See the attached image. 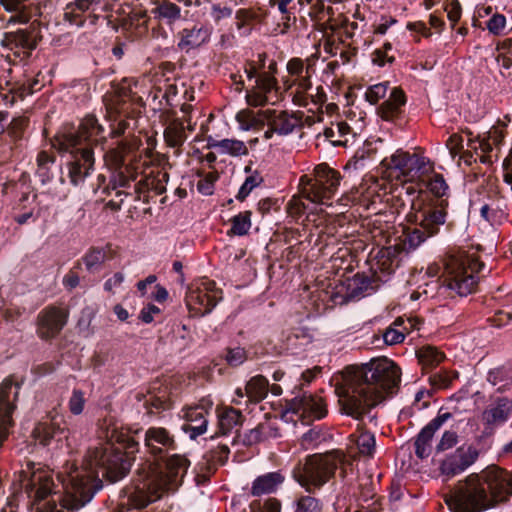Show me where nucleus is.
I'll return each instance as SVG.
<instances>
[{
    "instance_id": "nucleus-21",
    "label": "nucleus",
    "mask_w": 512,
    "mask_h": 512,
    "mask_svg": "<svg viewBox=\"0 0 512 512\" xmlns=\"http://www.w3.org/2000/svg\"><path fill=\"white\" fill-rule=\"evenodd\" d=\"M107 0H73L65 8V18L75 24L82 25L81 19L84 13L95 14L97 11H105Z\"/></svg>"
},
{
    "instance_id": "nucleus-11",
    "label": "nucleus",
    "mask_w": 512,
    "mask_h": 512,
    "mask_svg": "<svg viewBox=\"0 0 512 512\" xmlns=\"http://www.w3.org/2000/svg\"><path fill=\"white\" fill-rule=\"evenodd\" d=\"M382 165L390 170V174L398 179H403L402 191L409 197L411 208H414L416 196H414L416 177V158L402 150L396 151L391 157L382 160Z\"/></svg>"
},
{
    "instance_id": "nucleus-48",
    "label": "nucleus",
    "mask_w": 512,
    "mask_h": 512,
    "mask_svg": "<svg viewBox=\"0 0 512 512\" xmlns=\"http://www.w3.org/2000/svg\"><path fill=\"white\" fill-rule=\"evenodd\" d=\"M263 182V177L260 172L255 171L251 175H248L240 186L238 193L236 195V199L238 201H244L249 194L258 186H260Z\"/></svg>"
},
{
    "instance_id": "nucleus-26",
    "label": "nucleus",
    "mask_w": 512,
    "mask_h": 512,
    "mask_svg": "<svg viewBox=\"0 0 512 512\" xmlns=\"http://www.w3.org/2000/svg\"><path fill=\"white\" fill-rule=\"evenodd\" d=\"M415 235L416 230L405 233L403 236L398 238V241L394 246H390L386 249L384 253L387 254V257L393 258L391 264L396 261V265L398 266L414 252L416 249Z\"/></svg>"
},
{
    "instance_id": "nucleus-45",
    "label": "nucleus",
    "mask_w": 512,
    "mask_h": 512,
    "mask_svg": "<svg viewBox=\"0 0 512 512\" xmlns=\"http://www.w3.org/2000/svg\"><path fill=\"white\" fill-rule=\"evenodd\" d=\"M242 413L234 408L226 409L219 418L220 429L227 434L231 429L241 424Z\"/></svg>"
},
{
    "instance_id": "nucleus-6",
    "label": "nucleus",
    "mask_w": 512,
    "mask_h": 512,
    "mask_svg": "<svg viewBox=\"0 0 512 512\" xmlns=\"http://www.w3.org/2000/svg\"><path fill=\"white\" fill-rule=\"evenodd\" d=\"M450 187L444 175L436 171L435 162L418 146V202L449 201Z\"/></svg>"
},
{
    "instance_id": "nucleus-37",
    "label": "nucleus",
    "mask_w": 512,
    "mask_h": 512,
    "mask_svg": "<svg viewBox=\"0 0 512 512\" xmlns=\"http://www.w3.org/2000/svg\"><path fill=\"white\" fill-rule=\"evenodd\" d=\"M55 156L50 155L46 151H41L37 155V170L36 176L39 178L42 185H46L51 182L54 177L52 167L55 163Z\"/></svg>"
},
{
    "instance_id": "nucleus-39",
    "label": "nucleus",
    "mask_w": 512,
    "mask_h": 512,
    "mask_svg": "<svg viewBox=\"0 0 512 512\" xmlns=\"http://www.w3.org/2000/svg\"><path fill=\"white\" fill-rule=\"evenodd\" d=\"M272 436H278L277 429H273L266 424H259L244 434L243 444L245 446H253Z\"/></svg>"
},
{
    "instance_id": "nucleus-55",
    "label": "nucleus",
    "mask_w": 512,
    "mask_h": 512,
    "mask_svg": "<svg viewBox=\"0 0 512 512\" xmlns=\"http://www.w3.org/2000/svg\"><path fill=\"white\" fill-rule=\"evenodd\" d=\"M224 359L229 366L238 367L247 360V352L243 347L227 348Z\"/></svg>"
},
{
    "instance_id": "nucleus-53",
    "label": "nucleus",
    "mask_w": 512,
    "mask_h": 512,
    "mask_svg": "<svg viewBox=\"0 0 512 512\" xmlns=\"http://www.w3.org/2000/svg\"><path fill=\"white\" fill-rule=\"evenodd\" d=\"M321 509V503L317 498L310 495H302L296 501L294 512H321Z\"/></svg>"
},
{
    "instance_id": "nucleus-12",
    "label": "nucleus",
    "mask_w": 512,
    "mask_h": 512,
    "mask_svg": "<svg viewBox=\"0 0 512 512\" xmlns=\"http://www.w3.org/2000/svg\"><path fill=\"white\" fill-rule=\"evenodd\" d=\"M221 299V290L211 281L190 288L185 297L186 305L194 317H203L211 313Z\"/></svg>"
},
{
    "instance_id": "nucleus-32",
    "label": "nucleus",
    "mask_w": 512,
    "mask_h": 512,
    "mask_svg": "<svg viewBox=\"0 0 512 512\" xmlns=\"http://www.w3.org/2000/svg\"><path fill=\"white\" fill-rule=\"evenodd\" d=\"M418 366H421L422 374H428L435 369L444 359V354L430 345H418Z\"/></svg>"
},
{
    "instance_id": "nucleus-25",
    "label": "nucleus",
    "mask_w": 512,
    "mask_h": 512,
    "mask_svg": "<svg viewBox=\"0 0 512 512\" xmlns=\"http://www.w3.org/2000/svg\"><path fill=\"white\" fill-rule=\"evenodd\" d=\"M260 114L267 121L268 126L274 127L276 134L281 136L291 134L298 125V119L286 111L278 113L276 110L267 109Z\"/></svg>"
},
{
    "instance_id": "nucleus-19",
    "label": "nucleus",
    "mask_w": 512,
    "mask_h": 512,
    "mask_svg": "<svg viewBox=\"0 0 512 512\" xmlns=\"http://www.w3.org/2000/svg\"><path fill=\"white\" fill-rule=\"evenodd\" d=\"M512 412V402L507 397H495L482 413L484 424L491 429L505 424Z\"/></svg>"
},
{
    "instance_id": "nucleus-63",
    "label": "nucleus",
    "mask_w": 512,
    "mask_h": 512,
    "mask_svg": "<svg viewBox=\"0 0 512 512\" xmlns=\"http://www.w3.org/2000/svg\"><path fill=\"white\" fill-rule=\"evenodd\" d=\"M506 26V17L500 13L492 14L491 18L486 22L487 30L495 35H500Z\"/></svg>"
},
{
    "instance_id": "nucleus-16",
    "label": "nucleus",
    "mask_w": 512,
    "mask_h": 512,
    "mask_svg": "<svg viewBox=\"0 0 512 512\" xmlns=\"http://www.w3.org/2000/svg\"><path fill=\"white\" fill-rule=\"evenodd\" d=\"M68 312L57 307H47L38 314L37 333L42 339L57 336L67 323Z\"/></svg>"
},
{
    "instance_id": "nucleus-54",
    "label": "nucleus",
    "mask_w": 512,
    "mask_h": 512,
    "mask_svg": "<svg viewBox=\"0 0 512 512\" xmlns=\"http://www.w3.org/2000/svg\"><path fill=\"white\" fill-rule=\"evenodd\" d=\"M255 87L261 89V91L271 93L274 90H278V81L276 77L269 72H259L255 80Z\"/></svg>"
},
{
    "instance_id": "nucleus-62",
    "label": "nucleus",
    "mask_w": 512,
    "mask_h": 512,
    "mask_svg": "<svg viewBox=\"0 0 512 512\" xmlns=\"http://www.w3.org/2000/svg\"><path fill=\"white\" fill-rule=\"evenodd\" d=\"M251 512H280L281 505L276 499L269 498L263 503L261 501H253L250 504Z\"/></svg>"
},
{
    "instance_id": "nucleus-43",
    "label": "nucleus",
    "mask_w": 512,
    "mask_h": 512,
    "mask_svg": "<svg viewBox=\"0 0 512 512\" xmlns=\"http://www.w3.org/2000/svg\"><path fill=\"white\" fill-rule=\"evenodd\" d=\"M219 153L227 154L233 157H240L248 155L249 150L243 141L226 138L221 140Z\"/></svg>"
},
{
    "instance_id": "nucleus-61",
    "label": "nucleus",
    "mask_w": 512,
    "mask_h": 512,
    "mask_svg": "<svg viewBox=\"0 0 512 512\" xmlns=\"http://www.w3.org/2000/svg\"><path fill=\"white\" fill-rule=\"evenodd\" d=\"M29 120L24 116H18L12 119L7 127L8 134L14 139H20L24 130L28 126Z\"/></svg>"
},
{
    "instance_id": "nucleus-47",
    "label": "nucleus",
    "mask_w": 512,
    "mask_h": 512,
    "mask_svg": "<svg viewBox=\"0 0 512 512\" xmlns=\"http://www.w3.org/2000/svg\"><path fill=\"white\" fill-rule=\"evenodd\" d=\"M309 66L306 68V73L300 77L297 76L294 80V84L297 85L298 91L294 95V102L300 106H306L307 102L304 100V93L312 88Z\"/></svg>"
},
{
    "instance_id": "nucleus-30",
    "label": "nucleus",
    "mask_w": 512,
    "mask_h": 512,
    "mask_svg": "<svg viewBox=\"0 0 512 512\" xmlns=\"http://www.w3.org/2000/svg\"><path fill=\"white\" fill-rule=\"evenodd\" d=\"M284 479L280 472H269L260 475L252 482L251 494L253 496H261L274 493L284 482Z\"/></svg>"
},
{
    "instance_id": "nucleus-40",
    "label": "nucleus",
    "mask_w": 512,
    "mask_h": 512,
    "mask_svg": "<svg viewBox=\"0 0 512 512\" xmlns=\"http://www.w3.org/2000/svg\"><path fill=\"white\" fill-rule=\"evenodd\" d=\"M488 198L492 200V203H482L479 208L480 216L487 222H494L499 213L501 212V208L499 205L501 196L497 189H491L488 193Z\"/></svg>"
},
{
    "instance_id": "nucleus-28",
    "label": "nucleus",
    "mask_w": 512,
    "mask_h": 512,
    "mask_svg": "<svg viewBox=\"0 0 512 512\" xmlns=\"http://www.w3.org/2000/svg\"><path fill=\"white\" fill-rule=\"evenodd\" d=\"M452 417L449 412L438 414L418 433V458L428 455L426 444L433 438L435 432Z\"/></svg>"
},
{
    "instance_id": "nucleus-18",
    "label": "nucleus",
    "mask_w": 512,
    "mask_h": 512,
    "mask_svg": "<svg viewBox=\"0 0 512 512\" xmlns=\"http://www.w3.org/2000/svg\"><path fill=\"white\" fill-rule=\"evenodd\" d=\"M304 3L302 0H269L268 7L278 17L279 25H281L282 33L287 32L295 25L296 14L302 9Z\"/></svg>"
},
{
    "instance_id": "nucleus-22",
    "label": "nucleus",
    "mask_w": 512,
    "mask_h": 512,
    "mask_svg": "<svg viewBox=\"0 0 512 512\" xmlns=\"http://www.w3.org/2000/svg\"><path fill=\"white\" fill-rule=\"evenodd\" d=\"M151 16L159 24H165L172 27L177 21L187 19L188 10H182V7L170 0H162L156 3L150 11Z\"/></svg>"
},
{
    "instance_id": "nucleus-33",
    "label": "nucleus",
    "mask_w": 512,
    "mask_h": 512,
    "mask_svg": "<svg viewBox=\"0 0 512 512\" xmlns=\"http://www.w3.org/2000/svg\"><path fill=\"white\" fill-rule=\"evenodd\" d=\"M230 449L228 443L219 442L209 446L203 458L208 465L209 470H216L217 467L224 465L229 457Z\"/></svg>"
},
{
    "instance_id": "nucleus-41",
    "label": "nucleus",
    "mask_w": 512,
    "mask_h": 512,
    "mask_svg": "<svg viewBox=\"0 0 512 512\" xmlns=\"http://www.w3.org/2000/svg\"><path fill=\"white\" fill-rule=\"evenodd\" d=\"M111 171L112 174L110 176L109 186L113 190L118 188H129L131 186V182L136 179V173L133 171L131 166Z\"/></svg>"
},
{
    "instance_id": "nucleus-64",
    "label": "nucleus",
    "mask_w": 512,
    "mask_h": 512,
    "mask_svg": "<svg viewBox=\"0 0 512 512\" xmlns=\"http://www.w3.org/2000/svg\"><path fill=\"white\" fill-rule=\"evenodd\" d=\"M458 442V435L455 431L447 430L443 433L439 443L436 446L438 452H442L454 447Z\"/></svg>"
},
{
    "instance_id": "nucleus-13",
    "label": "nucleus",
    "mask_w": 512,
    "mask_h": 512,
    "mask_svg": "<svg viewBox=\"0 0 512 512\" xmlns=\"http://www.w3.org/2000/svg\"><path fill=\"white\" fill-rule=\"evenodd\" d=\"M3 48L8 49L19 60L30 57L32 51L37 47L36 36L28 29H18L6 32L1 41Z\"/></svg>"
},
{
    "instance_id": "nucleus-17",
    "label": "nucleus",
    "mask_w": 512,
    "mask_h": 512,
    "mask_svg": "<svg viewBox=\"0 0 512 512\" xmlns=\"http://www.w3.org/2000/svg\"><path fill=\"white\" fill-rule=\"evenodd\" d=\"M478 455L477 449L473 446L459 447L442 461L440 470L443 475L454 477L471 466L477 460Z\"/></svg>"
},
{
    "instance_id": "nucleus-23",
    "label": "nucleus",
    "mask_w": 512,
    "mask_h": 512,
    "mask_svg": "<svg viewBox=\"0 0 512 512\" xmlns=\"http://www.w3.org/2000/svg\"><path fill=\"white\" fill-rule=\"evenodd\" d=\"M206 414L207 411L201 406L189 407L184 411L183 418L186 422L182 425V430L189 435L190 439L194 440L206 432L208 424Z\"/></svg>"
},
{
    "instance_id": "nucleus-57",
    "label": "nucleus",
    "mask_w": 512,
    "mask_h": 512,
    "mask_svg": "<svg viewBox=\"0 0 512 512\" xmlns=\"http://www.w3.org/2000/svg\"><path fill=\"white\" fill-rule=\"evenodd\" d=\"M268 94L254 86L253 89L246 92L245 99L249 106L261 107L269 103Z\"/></svg>"
},
{
    "instance_id": "nucleus-35",
    "label": "nucleus",
    "mask_w": 512,
    "mask_h": 512,
    "mask_svg": "<svg viewBox=\"0 0 512 512\" xmlns=\"http://www.w3.org/2000/svg\"><path fill=\"white\" fill-rule=\"evenodd\" d=\"M163 135L166 144L178 151L187 139L184 123L180 120L170 122L165 128Z\"/></svg>"
},
{
    "instance_id": "nucleus-44",
    "label": "nucleus",
    "mask_w": 512,
    "mask_h": 512,
    "mask_svg": "<svg viewBox=\"0 0 512 512\" xmlns=\"http://www.w3.org/2000/svg\"><path fill=\"white\" fill-rule=\"evenodd\" d=\"M404 324V320L401 318L396 319L382 334V338L385 344L395 345L401 343L405 339L403 329L399 327Z\"/></svg>"
},
{
    "instance_id": "nucleus-59",
    "label": "nucleus",
    "mask_w": 512,
    "mask_h": 512,
    "mask_svg": "<svg viewBox=\"0 0 512 512\" xmlns=\"http://www.w3.org/2000/svg\"><path fill=\"white\" fill-rule=\"evenodd\" d=\"M388 91V82L378 83L370 86L366 93L365 99L370 104H376L380 99L384 98Z\"/></svg>"
},
{
    "instance_id": "nucleus-52",
    "label": "nucleus",
    "mask_w": 512,
    "mask_h": 512,
    "mask_svg": "<svg viewBox=\"0 0 512 512\" xmlns=\"http://www.w3.org/2000/svg\"><path fill=\"white\" fill-rule=\"evenodd\" d=\"M200 180L197 183V190L205 196H210L214 193L215 182L219 176L216 172L203 173L199 172Z\"/></svg>"
},
{
    "instance_id": "nucleus-7",
    "label": "nucleus",
    "mask_w": 512,
    "mask_h": 512,
    "mask_svg": "<svg viewBox=\"0 0 512 512\" xmlns=\"http://www.w3.org/2000/svg\"><path fill=\"white\" fill-rule=\"evenodd\" d=\"M416 439L412 438L403 444L397 451L396 461L400 464V474L391 483L390 500L403 501L413 499V478L416 476Z\"/></svg>"
},
{
    "instance_id": "nucleus-34",
    "label": "nucleus",
    "mask_w": 512,
    "mask_h": 512,
    "mask_svg": "<svg viewBox=\"0 0 512 512\" xmlns=\"http://www.w3.org/2000/svg\"><path fill=\"white\" fill-rule=\"evenodd\" d=\"M33 434L36 440L43 446H47L51 443L52 439L57 438L60 441L63 437H66L65 429L60 428L55 423H38L33 430Z\"/></svg>"
},
{
    "instance_id": "nucleus-1",
    "label": "nucleus",
    "mask_w": 512,
    "mask_h": 512,
    "mask_svg": "<svg viewBox=\"0 0 512 512\" xmlns=\"http://www.w3.org/2000/svg\"><path fill=\"white\" fill-rule=\"evenodd\" d=\"M109 442L89 450L87 466L74 467L69 472L70 485L64 495H58L60 508L55 500L51 512H76L89 503L94 495L102 488L100 475L110 483L123 479L130 471L135 460L134 453L139 449V443L122 428L113 427L107 436Z\"/></svg>"
},
{
    "instance_id": "nucleus-46",
    "label": "nucleus",
    "mask_w": 512,
    "mask_h": 512,
    "mask_svg": "<svg viewBox=\"0 0 512 512\" xmlns=\"http://www.w3.org/2000/svg\"><path fill=\"white\" fill-rule=\"evenodd\" d=\"M251 215L250 211H245L235 215L231 219L230 232L237 236H244L251 228Z\"/></svg>"
},
{
    "instance_id": "nucleus-5",
    "label": "nucleus",
    "mask_w": 512,
    "mask_h": 512,
    "mask_svg": "<svg viewBox=\"0 0 512 512\" xmlns=\"http://www.w3.org/2000/svg\"><path fill=\"white\" fill-rule=\"evenodd\" d=\"M59 148L70 154L65 167L61 169L59 181L68 177L73 186H80L95 170L93 147L82 146V139L75 133H65L59 139Z\"/></svg>"
},
{
    "instance_id": "nucleus-2",
    "label": "nucleus",
    "mask_w": 512,
    "mask_h": 512,
    "mask_svg": "<svg viewBox=\"0 0 512 512\" xmlns=\"http://www.w3.org/2000/svg\"><path fill=\"white\" fill-rule=\"evenodd\" d=\"M399 382V368L387 358L373 359L360 367H349L340 395L342 409L357 420L368 418L372 422L376 415L371 414V409L393 393Z\"/></svg>"
},
{
    "instance_id": "nucleus-9",
    "label": "nucleus",
    "mask_w": 512,
    "mask_h": 512,
    "mask_svg": "<svg viewBox=\"0 0 512 512\" xmlns=\"http://www.w3.org/2000/svg\"><path fill=\"white\" fill-rule=\"evenodd\" d=\"M484 263L477 259L452 260L447 265V286L460 296H467L476 290L478 277Z\"/></svg>"
},
{
    "instance_id": "nucleus-27",
    "label": "nucleus",
    "mask_w": 512,
    "mask_h": 512,
    "mask_svg": "<svg viewBox=\"0 0 512 512\" xmlns=\"http://www.w3.org/2000/svg\"><path fill=\"white\" fill-rule=\"evenodd\" d=\"M377 288L375 280L364 274H356L347 281L346 296L350 300L360 299L373 293Z\"/></svg>"
},
{
    "instance_id": "nucleus-15",
    "label": "nucleus",
    "mask_w": 512,
    "mask_h": 512,
    "mask_svg": "<svg viewBox=\"0 0 512 512\" xmlns=\"http://www.w3.org/2000/svg\"><path fill=\"white\" fill-rule=\"evenodd\" d=\"M133 99L130 95H118L107 105V113L110 119L118 121L117 127H113L111 134L113 137H119L125 133L129 124L126 119L134 118L136 113L133 107Z\"/></svg>"
},
{
    "instance_id": "nucleus-51",
    "label": "nucleus",
    "mask_w": 512,
    "mask_h": 512,
    "mask_svg": "<svg viewBox=\"0 0 512 512\" xmlns=\"http://www.w3.org/2000/svg\"><path fill=\"white\" fill-rule=\"evenodd\" d=\"M487 381L493 386L501 383H512V369L506 366H499L490 369L487 373Z\"/></svg>"
},
{
    "instance_id": "nucleus-58",
    "label": "nucleus",
    "mask_w": 512,
    "mask_h": 512,
    "mask_svg": "<svg viewBox=\"0 0 512 512\" xmlns=\"http://www.w3.org/2000/svg\"><path fill=\"white\" fill-rule=\"evenodd\" d=\"M85 403V393L80 389H74L68 401L69 411L73 415H79L83 412Z\"/></svg>"
},
{
    "instance_id": "nucleus-24",
    "label": "nucleus",
    "mask_w": 512,
    "mask_h": 512,
    "mask_svg": "<svg viewBox=\"0 0 512 512\" xmlns=\"http://www.w3.org/2000/svg\"><path fill=\"white\" fill-rule=\"evenodd\" d=\"M177 37L179 39L177 47L182 51L189 52L209 40L210 30L204 25L196 24L191 28L182 29Z\"/></svg>"
},
{
    "instance_id": "nucleus-8",
    "label": "nucleus",
    "mask_w": 512,
    "mask_h": 512,
    "mask_svg": "<svg viewBox=\"0 0 512 512\" xmlns=\"http://www.w3.org/2000/svg\"><path fill=\"white\" fill-rule=\"evenodd\" d=\"M341 175L336 170L322 163L315 167L314 178L301 177L302 193L313 203L326 204L338 190Z\"/></svg>"
},
{
    "instance_id": "nucleus-38",
    "label": "nucleus",
    "mask_w": 512,
    "mask_h": 512,
    "mask_svg": "<svg viewBox=\"0 0 512 512\" xmlns=\"http://www.w3.org/2000/svg\"><path fill=\"white\" fill-rule=\"evenodd\" d=\"M268 392L269 382L262 375L252 377L246 384V396L255 403L263 400L267 396Z\"/></svg>"
},
{
    "instance_id": "nucleus-4",
    "label": "nucleus",
    "mask_w": 512,
    "mask_h": 512,
    "mask_svg": "<svg viewBox=\"0 0 512 512\" xmlns=\"http://www.w3.org/2000/svg\"><path fill=\"white\" fill-rule=\"evenodd\" d=\"M344 458L340 451L308 456L294 467L292 476L308 493H314L334 476Z\"/></svg>"
},
{
    "instance_id": "nucleus-10",
    "label": "nucleus",
    "mask_w": 512,
    "mask_h": 512,
    "mask_svg": "<svg viewBox=\"0 0 512 512\" xmlns=\"http://www.w3.org/2000/svg\"><path fill=\"white\" fill-rule=\"evenodd\" d=\"M449 201L418 202V247L436 237L448 218Z\"/></svg>"
},
{
    "instance_id": "nucleus-42",
    "label": "nucleus",
    "mask_w": 512,
    "mask_h": 512,
    "mask_svg": "<svg viewBox=\"0 0 512 512\" xmlns=\"http://www.w3.org/2000/svg\"><path fill=\"white\" fill-rule=\"evenodd\" d=\"M127 149V145L123 142L119 144L117 148H111L104 154V160L107 166L111 170L125 168L128 165L125 163L124 153Z\"/></svg>"
},
{
    "instance_id": "nucleus-50",
    "label": "nucleus",
    "mask_w": 512,
    "mask_h": 512,
    "mask_svg": "<svg viewBox=\"0 0 512 512\" xmlns=\"http://www.w3.org/2000/svg\"><path fill=\"white\" fill-rule=\"evenodd\" d=\"M105 252L101 249L93 248L86 253L82 260L88 272L94 273L100 270L105 261Z\"/></svg>"
},
{
    "instance_id": "nucleus-36",
    "label": "nucleus",
    "mask_w": 512,
    "mask_h": 512,
    "mask_svg": "<svg viewBox=\"0 0 512 512\" xmlns=\"http://www.w3.org/2000/svg\"><path fill=\"white\" fill-rule=\"evenodd\" d=\"M350 440L362 456L372 457L376 449L374 434L368 431H357L350 435Z\"/></svg>"
},
{
    "instance_id": "nucleus-56",
    "label": "nucleus",
    "mask_w": 512,
    "mask_h": 512,
    "mask_svg": "<svg viewBox=\"0 0 512 512\" xmlns=\"http://www.w3.org/2000/svg\"><path fill=\"white\" fill-rule=\"evenodd\" d=\"M143 406L147 409L148 413L152 414L168 409L170 407V403L164 395H150L145 399Z\"/></svg>"
},
{
    "instance_id": "nucleus-29",
    "label": "nucleus",
    "mask_w": 512,
    "mask_h": 512,
    "mask_svg": "<svg viewBox=\"0 0 512 512\" xmlns=\"http://www.w3.org/2000/svg\"><path fill=\"white\" fill-rule=\"evenodd\" d=\"M405 104L406 97L403 91L399 88H393L389 98L377 108V111L382 119L392 120L402 112Z\"/></svg>"
},
{
    "instance_id": "nucleus-49",
    "label": "nucleus",
    "mask_w": 512,
    "mask_h": 512,
    "mask_svg": "<svg viewBox=\"0 0 512 512\" xmlns=\"http://www.w3.org/2000/svg\"><path fill=\"white\" fill-rule=\"evenodd\" d=\"M96 310L92 306H85L80 313V317L77 322V327L79 330V333L82 334L84 337L91 336L94 331L91 328V323L93 318L95 317Z\"/></svg>"
},
{
    "instance_id": "nucleus-31",
    "label": "nucleus",
    "mask_w": 512,
    "mask_h": 512,
    "mask_svg": "<svg viewBox=\"0 0 512 512\" xmlns=\"http://www.w3.org/2000/svg\"><path fill=\"white\" fill-rule=\"evenodd\" d=\"M428 382L431 386L430 389H418V410L429 407L430 402L427 399L432 398L437 390L448 387L451 380L448 376L436 372L429 375Z\"/></svg>"
},
{
    "instance_id": "nucleus-3",
    "label": "nucleus",
    "mask_w": 512,
    "mask_h": 512,
    "mask_svg": "<svg viewBox=\"0 0 512 512\" xmlns=\"http://www.w3.org/2000/svg\"><path fill=\"white\" fill-rule=\"evenodd\" d=\"M511 497L512 472L493 464L458 481L445 502L451 512H483Z\"/></svg>"
},
{
    "instance_id": "nucleus-20",
    "label": "nucleus",
    "mask_w": 512,
    "mask_h": 512,
    "mask_svg": "<svg viewBox=\"0 0 512 512\" xmlns=\"http://www.w3.org/2000/svg\"><path fill=\"white\" fill-rule=\"evenodd\" d=\"M75 133L82 139V146L93 147L94 145H104L107 141L104 136V127L99 123L94 115L86 116L77 131H70Z\"/></svg>"
},
{
    "instance_id": "nucleus-14",
    "label": "nucleus",
    "mask_w": 512,
    "mask_h": 512,
    "mask_svg": "<svg viewBox=\"0 0 512 512\" xmlns=\"http://www.w3.org/2000/svg\"><path fill=\"white\" fill-rule=\"evenodd\" d=\"M287 411L298 414L307 423L311 420L322 419L327 413L322 399L307 393L291 399L287 403Z\"/></svg>"
},
{
    "instance_id": "nucleus-60",
    "label": "nucleus",
    "mask_w": 512,
    "mask_h": 512,
    "mask_svg": "<svg viewBox=\"0 0 512 512\" xmlns=\"http://www.w3.org/2000/svg\"><path fill=\"white\" fill-rule=\"evenodd\" d=\"M445 11L447 12V18L450 21L451 27L454 29L462 16V6L460 1L448 0L445 5Z\"/></svg>"
}]
</instances>
